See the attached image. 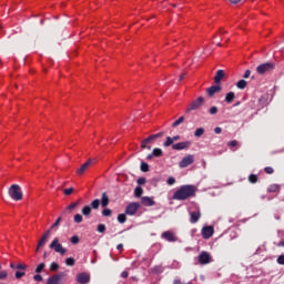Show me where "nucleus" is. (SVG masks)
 I'll use <instances>...</instances> for the list:
<instances>
[{
  "instance_id": "obj_1",
  "label": "nucleus",
  "mask_w": 284,
  "mask_h": 284,
  "mask_svg": "<svg viewBox=\"0 0 284 284\" xmlns=\"http://www.w3.org/2000/svg\"><path fill=\"white\" fill-rule=\"evenodd\" d=\"M195 194H196V186L183 185L173 194V199L175 201H186V199H190Z\"/></svg>"
},
{
  "instance_id": "obj_2",
  "label": "nucleus",
  "mask_w": 284,
  "mask_h": 284,
  "mask_svg": "<svg viewBox=\"0 0 284 284\" xmlns=\"http://www.w3.org/2000/svg\"><path fill=\"white\" fill-rule=\"evenodd\" d=\"M163 136V132H160L158 134H152L148 136L146 139L141 141V150H152V143L156 141V139H161Z\"/></svg>"
},
{
  "instance_id": "obj_3",
  "label": "nucleus",
  "mask_w": 284,
  "mask_h": 284,
  "mask_svg": "<svg viewBox=\"0 0 284 284\" xmlns=\"http://www.w3.org/2000/svg\"><path fill=\"white\" fill-rule=\"evenodd\" d=\"M9 194L13 201H21L23 199V192H21V186L18 184H12L10 186Z\"/></svg>"
},
{
  "instance_id": "obj_4",
  "label": "nucleus",
  "mask_w": 284,
  "mask_h": 284,
  "mask_svg": "<svg viewBox=\"0 0 284 284\" xmlns=\"http://www.w3.org/2000/svg\"><path fill=\"white\" fill-rule=\"evenodd\" d=\"M50 250H54L58 254H61L63 256L65 252H68V248L63 247L61 243H59V237H55L51 244H50Z\"/></svg>"
},
{
  "instance_id": "obj_5",
  "label": "nucleus",
  "mask_w": 284,
  "mask_h": 284,
  "mask_svg": "<svg viewBox=\"0 0 284 284\" xmlns=\"http://www.w3.org/2000/svg\"><path fill=\"white\" fill-rule=\"evenodd\" d=\"M272 70H274V63H272V62H266V63L260 64L256 68L257 74H267V72H272Z\"/></svg>"
},
{
  "instance_id": "obj_6",
  "label": "nucleus",
  "mask_w": 284,
  "mask_h": 284,
  "mask_svg": "<svg viewBox=\"0 0 284 284\" xmlns=\"http://www.w3.org/2000/svg\"><path fill=\"white\" fill-rule=\"evenodd\" d=\"M92 163H94V160L89 159L84 164H82L78 170H77V174L78 176H83V174H85L90 168H92Z\"/></svg>"
},
{
  "instance_id": "obj_7",
  "label": "nucleus",
  "mask_w": 284,
  "mask_h": 284,
  "mask_svg": "<svg viewBox=\"0 0 284 284\" xmlns=\"http://www.w3.org/2000/svg\"><path fill=\"white\" fill-rule=\"evenodd\" d=\"M197 261L200 265H207L209 263H212V255L205 251L200 253Z\"/></svg>"
},
{
  "instance_id": "obj_8",
  "label": "nucleus",
  "mask_w": 284,
  "mask_h": 284,
  "mask_svg": "<svg viewBox=\"0 0 284 284\" xmlns=\"http://www.w3.org/2000/svg\"><path fill=\"white\" fill-rule=\"evenodd\" d=\"M203 103H205V99L203 97H200L189 104V108L186 111L192 112L193 110H199V108H201Z\"/></svg>"
},
{
  "instance_id": "obj_9",
  "label": "nucleus",
  "mask_w": 284,
  "mask_h": 284,
  "mask_svg": "<svg viewBox=\"0 0 284 284\" xmlns=\"http://www.w3.org/2000/svg\"><path fill=\"white\" fill-rule=\"evenodd\" d=\"M141 207V204L136 203V202H131L126 209H125V213L129 214L130 216H134V214H136V212H139V209Z\"/></svg>"
},
{
  "instance_id": "obj_10",
  "label": "nucleus",
  "mask_w": 284,
  "mask_h": 284,
  "mask_svg": "<svg viewBox=\"0 0 284 284\" xmlns=\"http://www.w3.org/2000/svg\"><path fill=\"white\" fill-rule=\"evenodd\" d=\"M162 239H164V241H169V243H176V241H179V237L174 231H166L162 233Z\"/></svg>"
},
{
  "instance_id": "obj_11",
  "label": "nucleus",
  "mask_w": 284,
  "mask_h": 284,
  "mask_svg": "<svg viewBox=\"0 0 284 284\" xmlns=\"http://www.w3.org/2000/svg\"><path fill=\"white\" fill-rule=\"evenodd\" d=\"M194 163V155L189 154L182 159V161L179 163L180 168H187Z\"/></svg>"
},
{
  "instance_id": "obj_12",
  "label": "nucleus",
  "mask_w": 284,
  "mask_h": 284,
  "mask_svg": "<svg viewBox=\"0 0 284 284\" xmlns=\"http://www.w3.org/2000/svg\"><path fill=\"white\" fill-rule=\"evenodd\" d=\"M48 239H50V230H48L40 239L37 250L36 252H39V250H41V247H43V245H45V243H48Z\"/></svg>"
},
{
  "instance_id": "obj_13",
  "label": "nucleus",
  "mask_w": 284,
  "mask_h": 284,
  "mask_svg": "<svg viewBox=\"0 0 284 284\" xmlns=\"http://www.w3.org/2000/svg\"><path fill=\"white\" fill-rule=\"evenodd\" d=\"M77 282L80 283V284L90 283V273H79L77 275Z\"/></svg>"
},
{
  "instance_id": "obj_14",
  "label": "nucleus",
  "mask_w": 284,
  "mask_h": 284,
  "mask_svg": "<svg viewBox=\"0 0 284 284\" xmlns=\"http://www.w3.org/2000/svg\"><path fill=\"white\" fill-rule=\"evenodd\" d=\"M63 278V273L52 275L48 278L47 284H61V281Z\"/></svg>"
},
{
  "instance_id": "obj_15",
  "label": "nucleus",
  "mask_w": 284,
  "mask_h": 284,
  "mask_svg": "<svg viewBox=\"0 0 284 284\" xmlns=\"http://www.w3.org/2000/svg\"><path fill=\"white\" fill-rule=\"evenodd\" d=\"M190 145H192V142L190 141L179 142L172 145V150H187Z\"/></svg>"
},
{
  "instance_id": "obj_16",
  "label": "nucleus",
  "mask_w": 284,
  "mask_h": 284,
  "mask_svg": "<svg viewBox=\"0 0 284 284\" xmlns=\"http://www.w3.org/2000/svg\"><path fill=\"white\" fill-rule=\"evenodd\" d=\"M201 219V211L195 210L190 212V222L191 223H199V220Z\"/></svg>"
},
{
  "instance_id": "obj_17",
  "label": "nucleus",
  "mask_w": 284,
  "mask_h": 284,
  "mask_svg": "<svg viewBox=\"0 0 284 284\" xmlns=\"http://www.w3.org/2000/svg\"><path fill=\"white\" fill-rule=\"evenodd\" d=\"M214 234V227L212 226H204L202 229V236L203 239H211V236Z\"/></svg>"
},
{
  "instance_id": "obj_18",
  "label": "nucleus",
  "mask_w": 284,
  "mask_h": 284,
  "mask_svg": "<svg viewBox=\"0 0 284 284\" xmlns=\"http://www.w3.org/2000/svg\"><path fill=\"white\" fill-rule=\"evenodd\" d=\"M141 203L145 206V207H152V205H156V202H154L152 200V197L150 196H142L141 197Z\"/></svg>"
},
{
  "instance_id": "obj_19",
  "label": "nucleus",
  "mask_w": 284,
  "mask_h": 284,
  "mask_svg": "<svg viewBox=\"0 0 284 284\" xmlns=\"http://www.w3.org/2000/svg\"><path fill=\"white\" fill-rule=\"evenodd\" d=\"M267 192L268 193H273V194H278L281 192V185H278V184H271L267 187Z\"/></svg>"
},
{
  "instance_id": "obj_20",
  "label": "nucleus",
  "mask_w": 284,
  "mask_h": 284,
  "mask_svg": "<svg viewBox=\"0 0 284 284\" xmlns=\"http://www.w3.org/2000/svg\"><path fill=\"white\" fill-rule=\"evenodd\" d=\"M224 78H225V71L219 70L214 77V81L215 83H221V81H223Z\"/></svg>"
},
{
  "instance_id": "obj_21",
  "label": "nucleus",
  "mask_w": 284,
  "mask_h": 284,
  "mask_svg": "<svg viewBox=\"0 0 284 284\" xmlns=\"http://www.w3.org/2000/svg\"><path fill=\"white\" fill-rule=\"evenodd\" d=\"M220 90H221V88H220L219 85H213V87L209 88V89L206 90V92H207L209 97H213V95H215Z\"/></svg>"
},
{
  "instance_id": "obj_22",
  "label": "nucleus",
  "mask_w": 284,
  "mask_h": 284,
  "mask_svg": "<svg viewBox=\"0 0 284 284\" xmlns=\"http://www.w3.org/2000/svg\"><path fill=\"white\" fill-rule=\"evenodd\" d=\"M101 205H102V207L110 205V197L108 196V193H105V192L102 193Z\"/></svg>"
},
{
  "instance_id": "obj_23",
  "label": "nucleus",
  "mask_w": 284,
  "mask_h": 284,
  "mask_svg": "<svg viewBox=\"0 0 284 284\" xmlns=\"http://www.w3.org/2000/svg\"><path fill=\"white\" fill-rule=\"evenodd\" d=\"M236 95L234 94V92H229L225 97V101L226 103H232V101H234Z\"/></svg>"
},
{
  "instance_id": "obj_24",
  "label": "nucleus",
  "mask_w": 284,
  "mask_h": 284,
  "mask_svg": "<svg viewBox=\"0 0 284 284\" xmlns=\"http://www.w3.org/2000/svg\"><path fill=\"white\" fill-rule=\"evenodd\" d=\"M134 196H136L138 199H141V196H143V187L136 186L134 190Z\"/></svg>"
},
{
  "instance_id": "obj_25",
  "label": "nucleus",
  "mask_w": 284,
  "mask_h": 284,
  "mask_svg": "<svg viewBox=\"0 0 284 284\" xmlns=\"http://www.w3.org/2000/svg\"><path fill=\"white\" fill-rule=\"evenodd\" d=\"M237 88L240 90H245L247 88V81L245 80H240L237 83H236Z\"/></svg>"
},
{
  "instance_id": "obj_26",
  "label": "nucleus",
  "mask_w": 284,
  "mask_h": 284,
  "mask_svg": "<svg viewBox=\"0 0 284 284\" xmlns=\"http://www.w3.org/2000/svg\"><path fill=\"white\" fill-rule=\"evenodd\" d=\"M82 214H83V216H90V214H92V207H90V206H84L83 209H82Z\"/></svg>"
},
{
  "instance_id": "obj_27",
  "label": "nucleus",
  "mask_w": 284,
  "mask_h": 284,
  "mask_svg": "<svg viewBox=\"0 0 284 284\" xmlns=\"http://www.w3.org/2000/svg\"><path fill=\"white\" fill-rule=\"evenodd\" d=\"M183 121H185V116L182 115L175 122H173L172 128H179Z\"/></svg>"
},
{
  "instance_id": "obj_28",
  "label": "nucleus",
  "mask_w": 284,
  "mask_h": 284,
  "mask_svg": "<svg viewBox=\"0 0 284 284\" xmlns=\"http://www.w3.org/2000/svg\"><path fill=\"white\" fill-rule=\"evenodd\" d=\"M204 134H205V129L199 128V129L195 130L194 136L200 138V136H202Z\"/></svg>"
},
{
  "instance_id": "obj_29",
  "label": "nucleus",
  "mask_w": 284,
  "mask_h": 284,
  "mask_svg": "<svg viewBox=\"0 0 284 284\" xmlns=\"http://www.w3.org/2000/svg\"><path fill=\"white\" fill-rule=\"evenodd\" d=\"M248 181L250 183H258V175L256 174L248 175Z\"/></svg>"
},
{
  "instance_id": "obj_30",
  "label": "nucleus",
  "mask_w": 284,
  "mask_h": 284,
  "mask_svg": "<svg viewBox=\"0 0 284 284\" xmlns=\"http://www.w3.org/2000/svg\"><path fill=\"white\" fill-rule=\"evenodd\" d=\"M43 270H45V263H40L37 268H36V273L37 274H41V272H43Z\"/></svg>"
},
{
  "instance_id": "obj_31",
  "label": "nucleus",
  "mask_w": 284,
  "mask_h": 284,
  "mask_svg": "<svg viewBox=\"0 0 284 284\" xmlns=\"http://www.w3.org/2000/svg\"><path fill=\"white\" fill-rule=\"evenodd\" d=\"M152 156H163V150L161 149H154L152 152Z\"/></svg>"
},
{
  "instance_id": "obj_32",
  "label": "nucleus",
  "mask_w": 284,
  "mask_h": 284,
  "mask_svg": "<svg viewBox=\"0 0 284 284\" xmlns=\"http://www.w3.org/2000/svg\"><path fill=\"white\" fill-rule=\"evenodd\" d=\"M74 263H77V261L74 260V257H68L65 260V264L69 265L70 267L74 266Z\"/></svg>"
},
{
  "instance_id": "obj_33",
  "label": "nucleus",
  "mask_w": 284,
  "mask_h": 284,
  "mask_svg": "<svg viewBox=\"0 0 284 284\" xmlns=\"http://www.w3.org/2000/svg\"><path fill=\"white\" fill-rule=\"evenodd\" d=\"M74 223H83V215L75 214L73 217Z\"/></svg>"
},
{
  "instance_id": "obj_34",
  "label": "nucleus",
  "mask_w": 284,
  "mask_h": 284,
  "mask_svg": "<svg viewBox=\"0 0 284 284\" xmlns=\"http://www.w3.org/2000/svg\"><path fill=\"white\" fill-rule=\"evenodd\" d=\"M141 171L142 172H150V165L145 162L141 163Z\"/></svg>"
},
{
  "instance_id": "obj_35",
  "label": "nucleus",
  "mask_w": 284,
  "mask_h": 284,
  "mask_svg": "<svg viewBox=\"0 0 284 284\" xmlns=\"http://www.w3.org/2000/svg\"><path fill=\"white\" fill-rule=\"evenodd\" d=\"M174 143V140L171 136L166 138V141L164 142V148H170Z\"/></svg>"
},
{
  "instance_id": "obj_36",
  "label": "nucleus",
  "mask_w": 284,
  "mask_h": 284,
  "mask_svg": "<svg viewBox=\"0 0 284 284\" xmlns=\"http://www.w3.org/2000/svg\"><path fill=\"white\" fill-rule=\"evenodd\" d=\"M101 205V201L100 200H94L91 203V206L93 207V210H99V206Z\"/></svg>"
},
{
  "instance_id": "obj_37",
  "label": "nucleus",
  "mask_w": 284,
  "mask_h": 284,
  "mask_svg": "<svg viewBox=\"0 0 284 284\" xmlns=\"http://www.w3.org/2000/svg\"><path fill=\"white\" fill-rule=\"evenodd\" d=\"M118 221L119 223H125V221H128V216H125V214H119Z\"/></svg>"
},
{
  "instance_id": "obj_38",
  "label": "nucleus",
  "mask_w": 284,
  "mask_h": 284,
  "mask_svg": "<svg viewBox=\"0 0 284 284\" xmlns=\"http://www.w3.org/2000/svg\"><path fill=\"white\" fill-rule=\"evenodd\" d=\"M75 207H79V202H73L67 206V210H75Z\"/></svg>"
},
{
  "instance_id": "obj_39",
  "label": "nucleus",
  "mask_w": 284,
  "mask_h": 284,
  "mask_svg": "<svg viewBox=\"0 0 284 284\" xmlns=\"http://www.w3.org/2000/svg\"><path fill=\"white\" fill-rule=\"evenodd\" d=\"M8 278V272L7 271H1L0 272V281H6Z\"/></svg>"
},
{
  "instance_id": "obj_40",
  "label": "nucleus",
  "mask_w": 284,
  "mask_h": 284,
  "mask_svg": "<svg viewBox=\"0 0 284 284\" xmlns=\"http://www.w3.org/2000/svg\"><path fill=\"white\" fill-rule=\"evenodd\" d=\"M227 145H229V148H231V150H232L233 148H236V145H239V141H236V140L230 141V142L227 143Z\"/></svg>"
},
{
  "instance_id": "obj_41",
  "label": "nucleus",
  "mask_w": 284,
  "mask_h": 284,
  "mask_svg": "<svg viewBox=\"0 0 284 284\" xmlns=\"http://www.w3.org/2000/svg\"><path fill=\"white\" fill-rule=\"evenodd\" d=\"M72 192H74V187L64 189L63 194L65 196H70V194H72Z\"/></svg>"
},
{
  "instance_id": "obj_42",
  "label": "nucleus",
  "mask_w": 284,
  "mask_h": 284,
  "mask_svg": "<svg viewBox=\"0 0 284 284\" xmlns=\"http://www.w3.org/2000/svg\"><path fill=\"white\" fill-rule=\"evenodd\" d=\"M98 232H100L101 234H104L105 233V224H99Z\"/></svg>"
},
{
  "instance_id": "obj_43",
  "label": "nucleus",
  "mask_w": 284,
  "mask_h": 284,
  "mask_svg": "<svg viewBox=\"0 0 284 284\" xmlns=\"http://www.w3.org/2000/svg\"><path fill=\"white\" fill-rule=\"evenodd\" d=\"M102 214H103V216H112V210H110V209H104V210L102 211Z\"/></svg>"
},
{
  "instance_id": "obj_44",
  "label": "nucleus",
  "mask_w": 284,
  "mask_h": 284,
  "mask_svg": "<svg viewBox=\"0 0 284 284\" xmlns=\"http://www.w3.org/2000/svg\"><path fill=\"white\" fill-rule=\"evenodd\" d=\"M50 270L51 272H57V270H59V265L57 264V262L51 263Z\"/></svg>"
},
{
  "instance_id": "obj_45",
  "label": "nucleus",
  "mask_w": 284,
  "mask_h": 284,
  "mask_svg": "<svg viewBox=\"0 0 284 284\" xmlns=\"http://www.w3.org/2000/svg\"><path fill=\"white\" fill-rule=\"evenodd\" d=\"M148 183V180L145 178L138 179V185H145Z\"/></svg>"
},
{
  "instance_id": "obj_46",
  "label": "nucleus",
  "mask_w": 284,
  "mask_h": 284,
  "mask_svg": "<svg viewBox=\"0 0 284 284\" xmlns=\"http://www.w3.org/2000/svg\"><path fill=\"white\" fill-rule=\"evenodd\" d=\"M264 172H265L266 174H274V169H273L272 166H266V168L264 169Z\"/></svg>"
},
{
  "instance_id": "obj_47",
  "label": "nucleus",
  "mask_w": 284,
  "mask_h": 284,
  "mask_svg": "<svg viewBox=\"0 0 284 284\" xmlns=\"http://www.w3.org/2000/svg\"><path fill=\"white\" fill-rule=\"evenodd\" d=\"M59 225H61V217H58L55 223L52 224L51 230H54V227H59Z\"/></svg>"
},
{
  "instance_id": "obj_48",
  "label": "nucleus",
  "mask_w": 284,
  "mask_h": 284,
  "mask_svg": "<svg viewBox=\"0 0 284 284\" xmlns=\"http://www.w3.org/2000/svg\"><path fill=\"white\" fill-rule=\"evenodd\" d=\"M33 281H37L38 283H41V281H43V276H41L40 274H37L33 276Z\"/></svg>"
},
{
  "instance_id": "obj_49",
  "label": "nucleus",
  "mask_w": 284,
  "mask_h": 284,
  "mask_svg": "<svg viewBox=\"0 0 284 284\" xmlns=\"http://www.w3.org/2000/svg\"><path fill=\"white\" fill-rule=\"evenodd\" d=\"M26 276V272H16V278H23Z\"/></svg>"
},
{
  "instance_id": "obj_50",
  "label": "nucleus",
  "mask_w": 284,
  "mask_h": 284,
  "mask_svg": "<svg viewBox=\"0 0 284 284\" xmlns=\"http://www.w3.org/2000/svg\"><path fill=\"white\" fill-rule=\"evenodd\" d=\"M71 243H73V245H77L79 243V236H77V235L72 236Z\"/></svg>"
},
{
  "instance_id": "obj_51",
  "label": "nucleus",
  "mask_w": 284,
  "mask_h": 284,
  "mask_svg": "<svg viewBox=\"0 0 284 284\" xmlns=\"http://www.w3.org/2000/svg\"><path fill=\"white\" fill-rule=\"evenodd\" d=\"M16 270H28V265H26V264H18L16 266Z\"/></svg>"
},
{
  "instance_id": "obj_52",
  "label": "nucleus",
  "mask_w": 284,
  "mask_h": 284,
  "mask_svg": "<svg viewBox=\"0 0 284 284\" xmlns=\"http://www.w3.org/2000/svg\"><path fill=\"white\" fill-rule=\"evenodd\" d=\"M217 113H219V108L212 106V108L210 109V114H217Z\"/></svg>"
},
{
  "instance_id": "obj_53",
  "label": "nucleus",
  "mask_w": 284,
  "mask_h": 284,
  "mask_svg": "<svg viewBox=\"0 0 284 284\" xmlns=\"http://www.w3.org/2000/svg\"><path fill=\"white\" fill-rule=\"evenodd\" d=\"M166 183L168 185H174V183H176V180L174 178H169Z\"/></svg>"
},
{
  "instance_id": "obj_54",
  "label": "nucleus",
  "mask_w": 284,
  "mask_h": 284,
  "mask_svg": "<svg viewBox=\"0 0 284 284\" xmlns=\"http://www.w3.org/2000/svg\"><path fill=\"white\" fill-rule=\"evenodd\" d=\"M277 263H278L280 265H284V255H280V256L277 257Z\"/></svg>"
},
{
  "instance_id": "obj_55",
  "label": "nucleus",
  "mask_w": 284,
  "mask_h": 284,
  "mask_svg": "<svg viewBox=\"0 0 284 284\" xmlns=\"http://www.w3.org/2000/svg\"><path fill=\"white\" fill-rule=\"evenodd\" d=\"M214 132H215V134H221V132H223V129H221V126H216L214 129Z\"/></svg>"
},
{
  "instance_id": "obj_56",
  "label": "nucleus",
  "mask_w": 284,
  "mask_h": 284,
  "mask_svg": "<svg viewBox=\"0 0 284 284\" xmlns=\"http://www.w3.org/2000/svg\"><path fill=\"white\" fill-rule=\"evenodd\" d=\"M277 247H284V239L281 240L278 243H275Z\"/></svg>"
},
{
  "instance_id": "obj_57",
  "label": "nucleus",
  "mask_w": 284,
  "mask_h": 284,
  "mask_svg": "<svg viewBox=\"0 0 284 284\" xmlns=\"http://www.w3.org/2000/svg\"><path fill=\"white\" fill-rule=\"evenodd\" d=\"M250 74H252V71L246 70L244 73V79H250Z\"/></svg>"
},
{
  "instance_id": "obj_58",
  "label": "nucleus",
  "mask_w": 284,
  "mask_h": 284,
  "mask_svg": "<svg viewBox=\"0 0 284 284\" xmlns=\"http://www.w3.org/2000/svg\"><path fill=\"white\" fill-rule=\"evenodd\" d=\"M130 274L126 272V271H123L122 274H121V277L122 278H128Z\"/></svg>"
},
{
  "instance_id": "obj_59",
  "label": "nucleus",
  "mask_w": 284,
  "mask_h": 284,
  "mask_svg": "<svg viewBox=\"0 0 284 284\" xmlns=\"http://www.w3.org/2000/svg\"><path fill=\"white\" fill-rule=\"evenodd\" d=\"M116 250H119V252H123V244H119V245L116 246Z\"/></svg>"
},
{
  "instance_id": "obj_60",
  "label": "nucleus",
  "mask_w": 284,
  "mask_h": 284,
  "mask_svg": "<svg viewBox=\"0 0 284 284\" xmlns=\"http://www.w3.org/2000/svg\"><path fill=\"white\" fill-rule=\"evenodd\" d=\"M172 139H173V143H174V141H180L181 140V135H175Z\"/></svg>"
},
{
  "instance_id": "obj_61",
  "label": "nucleus",
  "mask_w": 284,
  "mask_h": 284,
  "mask_svg": "<svg viewBox=\"0 0 284 284\" xmlns=\"http://www.w3.org/2000/svg\"><path fill=\"white\" fill-rule=\"evenodd\" d=\"M230 3H241V0H229Z\"/></svg>"
},
{
  "instance_id": "obj_62",
  "label": "nucleus",
  "mask_w": 284,
  "mask_h": 284,
  "mask_svg": "<svg viewBox=\"0 0 284 284\" xmlns=\"http://www.w3.org/2000/svg\"><path fill=\"white\" fill-rule=\"evenodd\" d=\"M183 79H185V73H183L182 75H180L179 81H183Z\"/></svg>"
},
{
  "instance_id": "obj_63",
  "label": "nucleus",
  "mask_w": 284,
  "mask_h": 284,
  "mask_svg": "<svg viewBox=\"0 0 284 284\" xmlns=\"http://www.w3.org/2000/svg\"><path fill=\"white\" fill-rule=\"evenodd\" d=\"M173 284H182L181 280H174Z\"/></svg>"
},
{
  "instance_id": "obj_64",
  "label": "nucleus",
  "mask_w": 284,
  "mask_h": 284,
  "mask_svg": "<svg viewBox=\"0 0 284 284\" xmlns=\"http://www.w3.org/2000/svg\"><path fill=\"white\" fill-rule=\"evenodd\" d=\"M153 156H154V155H152V153H151V154H149V155H148V158H146V159H148V161H151V159H152Z\"/></svg>"
}]
</instances>
